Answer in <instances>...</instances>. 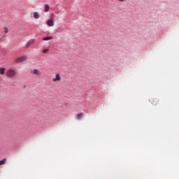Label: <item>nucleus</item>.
Returning a JSON list of instances; mask_svg holds the SVG:
<instances>
[{"label": "nucleus", "instance_id": "1", "mask_svg": "<svg viewBox=\"0 0 179 179\" xmlns=\"http://www.w3.org/2000/svg\"><path fill=\"white\" fill-rule=\"evenodd\" d=\"M54 19H55V17L54 13H52L50 16V19L47 21V24L49 26V27L54 26Z\"/></svg>", "mask_w": 179, "mask_h": 179}, {"label": "nucleus", "instance_id": "2", "mask_svg": "<svg viewBox=\"0 0 179 179\" xmlns=\"http://www.w3.org/2000/svg\"><path fill=\"white\" fill-rule=\"evenodd\" d=\"M16 75V71L13 69H8L6 71V76L8 78H13Z\"/></svg>", "mask_w": 179, "mask_h": 179}, {"label": "nucleus", "instance_id": "3", "mask_svg": "<svg viewBox=\"0 0 179 179\" xmlns=\"http://www.w3.org/2000/svg\"><path fill=\"white\" fill-rule=\"evenodd\" d=\"M27 59V57L26 56H21L17 59H14V62L16 64H20V62H23V61H26Z\"/></svg>", "mask_w": 179, "mask_h": 179}, {"label": "nucleus", "instance_id": "4", "mask_svg": "<svg viewBox=\"0 0 179 179\" xmlns=\"http://www.w3.org/2000/svg\"><path fill=\"white\" fill-rule=\"evenodd\" d=\"M150 103H152L153 104V106H157V104H159V99H152L150 100Z\"/></svg>", "mask_w": 179, "mask_h": 179}, {"label": "nucleus", "instance_id": "5", "mask_svg": "<svg viewBox=\"0 0 179 179\" xmlns=\"http://www.w3.org/2000/svg\"><path fill=\"white\" fill-rule=\"evenodd\" d=\"M61 80V76L59 73H57L55 78L53 79V82H59Z\"/></svg>", "mask_w": 179, "mask_h": 179}, {"label": "nucleus", "instance_id": "6", "mask_svg": "<svg viewBox=\"0 0 179 179\" xmlns=\"http://www.w3.org/2000/svg\"><path fill=\"white\" fill-rule=\"evenodd\" d=\"M32 17L34 19H39L40 18V13H38V12H34L32 13Z\"/></svg>", "mask_w": 179, "mask_h": 179}, {"label": "nucleus", "instance_id": "7", "mask_svg": "<svg viewBox=\"0 0 179 179\" xmlns=\"http://www.w3.org/2000/svg\"><path fill=\"white\" fill-rule=\"evenodd\" d=\"M33 73L34 75H37L38 76H41V72L40 71H38V69H34L33 71Z\"/></svg>", "mask_w": 179, "mask_h": 179}, {"label": "nucleus", "instance_id": "8", "mask_svg": "<svg viewBox=\"0 0 179 179\" xmlns=\"http://www.w3.org/2000/svg\"><path fill=\"white\" fill-rule=\"evenodd\" d=\"M5 163H6V158H3L0 161V166H3V164H5Z\"/></svg>", "mask_w": 179, "mask_h": 179}, {"label": "nucleus", "instance_id": "9", "mask_svg": "<svg viewBox=\"0 0 179 179\" xmlns=\"http://www.w3.org/2000/svg\"><path fill=\"white\" fill-rule=\"evenodd\" d=\"M5 68H0V74L1 75H4L5 74Z\"/></svg>", "mask_w": 179, "mask_h": 179}, {"label": "nucleus", "instance_id": "10", "mask_svg": "<svg viewBox=\"0 0 179 179\" xmlns=\"http://www.w3.org/2000/svg\"><path fill=\"white\" fill-rule=\"evenodd\" d=\"M83 117V113H79L77 115V120H80Z\"/></svg>", "mask_w": 179, "mask_h": 179}, {"label": "nucleus", "instance_id": "11", "mask_svg": "<svg viewBox=\"0 0 179 179\" xmlns=\"http://www.w3.org/2000/svg\"><path fill=\"white\" fill-rule=\"evenodd\" d=\"M28 43H29V44L31 45V44H34V43H36V40L31 39V40L28 41Z\"/></svg>", "mask_w": 179, "mask_h": 179}, {"label": "nucleus", "instance_id": "12", "mask_svg": "<svg viewBox=\"0 0 179 179\" xmlns=\"http://www.w3.org/2000/svg\"><path fill=\"white\" fill-rule=\"evenodd\" d=\"M3 29H4V33L6 34H8V33H9V31H8V28L6 27H4Z\"/></svg>", "mask_w": 179, "mask_h": 179}, {"label": "nucleus", "instance_id": "13", "mask_svg": "<svg viewBox=\"0 0 179 179\" xmlns=\"http://www.w3.org/2000/svg\"><path fill=\"white\" fill-rule=\"evenodd\" d=\"M52 38H54L52 36L45 37V41H48V40H52Z\"/></svg>", "mask_w": 179, "mask_h": 179}, {"label": "nucleus", "instance_id": "14", "mask_svg": "<svg viewBox=\"0 0 179 179\" xmlns=\"http://www.w3.org/2000/svg\"><path fill=\"white\" fill-rule=\"evenodd\" d=\"M30 43H29V42L28 41V42H27V43L25 44V48H29V47H30Z\"/></svg>", "mask_w": 179, "mask_h": 179}, {"label": "nucleus", "instance_id": "15", "mask_svg": "<svg viewBox=\"0 0 179 179\" xmlns=\"http://www.w3.org/2000/svg\"><path fill=\"white\" fill-rule=\"evenodd\" d=\"M50 10V6L48 5H45V12H48Z\"/></svg>", "mask_w": 179, "mask_h": 179}, {"label": "nucleus", "instance_id": "16", "mask_svg": "<svg viewBox=\"0 0 179 179\" xmlns=\"http://www.w3.org/2000/svg\"><path fill=\"white\" fill-rule=\"evenodd\" d=\"M3 37H4V36H2L1 38H0V41H1V40H2V38H3Z\"/></svg>", "mask_w": 179, "mask_h": 179}, {"label": "nucleus", "instance_id": "17", "mask_svg": "<svg viewBox=\"0 0 179 179\" xmlns=\"http://www.w3.org/2000/svg\"><path fill=\"white\" fill-rule=\"evenodd\" d=\"M43 52L44 53L45 52V49H43Z\"/></svg>", "mask_w": 179, "mask_h": 179}, {"label": "nucleus", "instance_id": "18", "mask_svg": "<svg viewBox=\"0 0 179 179\" xmlns=\"http://www.w3.org/2000/svg\"><path fill=\"white\" fill-rule=\"evenodd\" d=\"M43 41H45V38H43Z\"/></svg>", "mask_w": 179, "mask_h": 179}, {"label": "nucleus", "instance_id": "19", "mask_svg": "<svg viewBox=\"0 0 179 179\" xmlns=\"http://www.w3.org/2000/svg\"><path fill=\"white\" fill-rule=\"evenodd\" d=\"M47 51H48V49H45V52H47Z\"/></svg>", "mask_w": 179, "mask_h": 179}, {"label": "nucleus", "instance_id": "20", "mask_svg": "<svg viewBox=\"0 0 179 179\" xmlns=\"http://www.w3.org/2000/svg\"><path fill=\"white\" fill-rule=\"evenodd\" d=\"M118 1H124V0H118Z\"/></svg>", "mask_w": 179, "mask_h": 179}]
</instances>
